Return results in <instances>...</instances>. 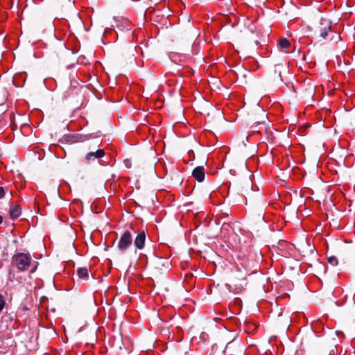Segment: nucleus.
<instances>
[{"instance_id": "obj_7", "label": "nucleus", "mask_w": 355, "mask_h": 355, "mask_svg": "<svg viewBox=\"0 0 355 355\" xmlns=\"http://www.w3.org/2000/svg\"><path fill=\"white\" fill-rule=\"evenodd\" d=\"M10 216L12 219L18 218L21 214V207L18 205L10 207Z\"/></svg>"}, {"instance_id": "obj_19", "label": "nucleus", "mask_w": 355, "mask_h": 355, "mask_svg": "<svg viewBox=\"0 0 355 355\" xmlns=\"http://www.w3.org/2000/svg\"><path fill=\"white\" fill-rule=\"evenodd\" d=\"M110 268H107V271L106 272H103L105 275H107L108 274H110Z\"/></svg>"}, {"instance_id": "obj_20", "label": "nucleus", "mask_w": 355, "mask_h": 355, "mask_svg": "<svg viewBox=\"0 0 355 355\" xmlns=\"http://www.w3.org/2000/svg\"><path fill=\"white\" fill-rule=\"evenodd\" d=\"M236 279H237V280H241V279L245 280V279H246V277H241V278H240V277H236Z\"/></svg>"}, {"instance_id": "obj_21", "label": "nucleus", "mask_w": 355, "mask_h": 355, "mask_svg": "<svg viewBox=\"0 0 355 355\" xmlns=\"http://www.w3.org/2000/svg\"><path fill=\"white\" fill-rule=\"evenodd\" d=\"M2 221H3V218L1 216H0V224L2 223Z\"/></svg>"}, {"instance_id": "obj_1", "label": "nucleus", "mask_w": 355, "mask_h": 355, "mask_svg": "<svg viewBox=\"0 0 355 355\" xmlns=\"http://www.w3.org/2000/svg\"><path fill=\"white\" fill-rule=\"evenodd\" d=\"M312 29L315 35L325 38L331 29V22L328 19L321 17L320 20H317L313 24Z\"/></svg>"}, {"instance_id": "obj_18", "label": "nucleus", "mask_w": 355, "mask_h": 355, "mask_svg": "<svg viewBox=\"0 0 355 355\" xmlns=\"http://www.w3.org/2000/svg\"><path fill=\"white\" fill-rule=\"evenodd\" d=\"M193 277L192 274H186L185 277L187 279H189V278H191Z\"/></svg>"}, {"instance_id": "obj_12", "label": "nucleus", "mask_w": 355, "mask_h": 355, "mask_svg": "<svg viewBox=\"0 0 355 355\" xmlns=\"http://www.w3.org/2000/svg\"><path fill=\"white\" fill-rule=\"evenodd\" d=\"M5 304H6V301L4 300V297L1 294H0V313L4 308Z\"/></svg>"}, {"instance_id": "obj_3", "label": "nucleus", "mask_w": 355, "mask_h": 355, "mask_svg": "<svg viewBox=\"0 0 355 355\" xmlns=\"http://www.w3.org/2000/svg\"><path fill=\"white\" fill-rule=\"evenodd\" d=\"M132 242V235L129 231H125L121 236L118 247L121 250H126Z\"/></svg>"}, {"instance_id": "obj_17", "label": "nucleus", "mask_w": 355, "mask_h": 355, "mask_svg": "<svg viewBox=\"0 0 355 355\" xmlns=\"http://www.w3.org/2000/svg\"><path fill=\"white\" fill-rule=\"evenodd\" d=\"M306 127H309V125H306V127H305V126H302V127H300V128H299V131H300V132H304L305 131V130H306Z\"/></svg>"}, {"instance_id": "obj_16", "label": "nucleus", "mask_w": 355, "mask_h": 355, "mask_svg": "<svg viewBox=\"0 0 355 355\" xmlns=\"http://www.w3.org/2000/svg\"><path fill=\"white\" fill-rule=\"evenodd\" d=\"M5 195L4 189L0 187V198H2Z\"/></svg>"}, {"instance_id": "obj_23", "label": "nucleus", "mask_w": 355, "mask_h": 355, "mask_svg": "<svg viewBox=\"0 0 355 355\" xmlns=\"http://www.w3.org/2000/svg\"><path fill=\"white\" fill-rule=\"evenodd\" d=\"M243 288V287H242V288H239V291H237V292L241 291Z\"/></svg>"}, {"instance_id": "obj_14", "label": "nucleus", "mask_w": 355, "mask_h": 355, "mask_svg": "<svg viewBox=\"0 0 355 355\" xmlns=\"http://www.w3.org/2000/svg\"><path fill=\"white\" fill-rule=\"evenodd\" d=\"M329 263L331 265H337L338 261L337 259L335 257H331L328 259Z\"/></svg>"}, {"instance_id": "obj_5", "label": "nucleus", "mask_w": 355, "mask_h": 355, "mask_svg": "<svg viewBox=\"0 0 355 355\" xmlns=\"http://www.w3.org/2000/svg\"><path fill=\"white\" fill-rule=\"evenodd\" d=\"M192 175L193 178L198 182L203 181L205 178V169L203 166H198L193 171Z\"/></svg>"}, {"instance_id": "obj_10", "label": "nucleus", "mask_w": 355, "mask_h": 355, "mask_svg": "<svg viewBox=\"0 0 355 355\" xmlns=\"http://www.w3.org/2000/svg\"><path fill=\"white\" fill-rule=\"evenodd\" d=\"M278 45L282 49H288L291 46V43L286 38H282L279 41Z\"/></svg>"}, {"instance_id": "obj_2", "label": "nucleus", "mask_w": 355, "mask_h": 355, "mask_svg": "<svg viewBox=\"0 0 355 355\" xmlns=\"http://www.w3.org/2000/svg\"><path fill=\"white\" fill-rule=\"evenodd\" d=\"M12 264L21 266H28L29 265L37 266L39 263L37 261H33L31 256L28 254L19 253L13 257Z\"/></svg>"}, {"instance_id": "obj_8", "label": "nucleus", "mask_w": 355, "mask_h": 355, "mask_svg": "<svg viewBox=\"0 0 355 355\" xmlns=\"http://www.w3.org/2000/svg\"><path fill=\"white\" fill-rule=\"evenodd\" d=\"M242 189L243 191L246 194L250 193V191L252 190V182L249 180H246L242 187Z\"/></svg>"}, {"instance_id": "obj_13", "label": "nucleus", "mask_w": 355, "mask_h": 355, "mask_svg": "<svg viewBox=\"0 0 355 355\" xmlns=\"http://www.w3.org/2000/svg\"><path fill=\"white\" fill-rule=\"evenodd\" d=\"M274 75L277 73L278 78L279 80H282L281 78V71H279V65H277L275 67V69H273Z\"/></svg>"}, {"instance_id": "obj_4", "label": "nucleus", "mask_w": 355, "mask_h": 355, "mask_svg": "<svg viewBox=\"0 0 355 355\" xmlns=\"http://www.w3.org/2000/svg\"><path fill=\"white\" fill-rule=\"evenodd\" d=\"M105 155V151L103 149H98L96 151H91L88 153L85 157V160L87 162H89L90 161H94L95 159H99L103 157Z\"/></svg>"}, {"instance_id": "obj_22", "label": "nucleus", "mask_w": 355, "mask_h": 355, "mask_svg": "<svg viewBox=\"0 0 355 355\" xmlns=\"http://www.w3.org/2000/svg\"><path fill=\"white\" fill-rule=\"evenodd\" d=\"M35 269H36V268H33V269L31 270V272H35Z\"/></svg>"}, {"instance_id": "obj_15", "label": "nucleus", "mask_w": 355, "mask_h": 355, "mask_svg": "<svg viewBox=\"0 0 355 355\" xmlns=\"http://www.w3.org/2000/svg\"><path fill=\"white\" fill-rule=\"evenodd\" d=\"M301 247H302V248H306V247H308V248L310 249V250H311V251H312V250H312V248H312V247H311L309 243H307L306 242H304V243H302V244H301Z\"/></svg>"}, {"instance_id": "obj_9", "label": "nucleus", "mask_w": 355, "mask_h": 355, "mask_svg": "<svg viewBox=\"0 0 355 355\" xmlns=\"http://www.w3.org/2000/svg\"><path fill=\"white\" fill-rule=\"evenodd\" d=\"M77 274L80 278L86 279L89 276L87 268H79Z\"/></svg>"}, {"instance_id": "obj_6", "label": "nucleus", "mask_w": 355, "mask_h": 355, "mask_svg": "<svg viewBox=\"0 0 355 355\" xmlns=\"http://www.w3.org/2000/svg\"><path fill=\"white\" fill-rule=\"evenodd\" d=\"M146 239V234L144 231H141L138 234L135 240V245L138 249H142L144 246Z\"/></svg>"}, {"instance_id": "obj_11", "label": "nucleus", "mask_w": 355, "mask_h": 355, "mask_svg": "<svg viewBox=\"0 0 355 355\" xmlns=\"http://www.w3.org/2000/svg\"><path fill=\"white\" fill-rule=\"evenodd\" d=\"M26 268H21V267H19V268H16V271H13V278H16L17 279H22V277L21 276H17L16 277H15V275H17V274H19L21 272H24V269Z\"/></svg>"}]
</instances>
